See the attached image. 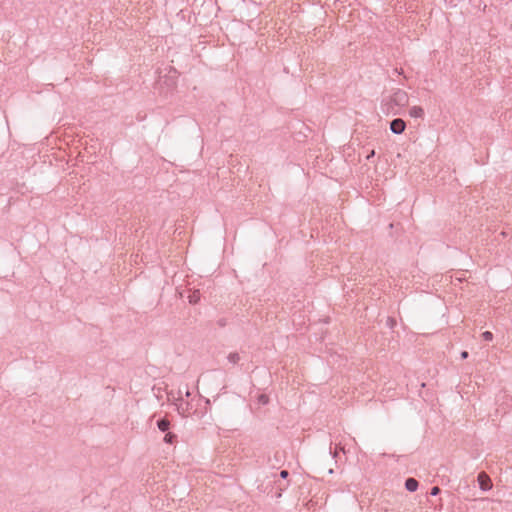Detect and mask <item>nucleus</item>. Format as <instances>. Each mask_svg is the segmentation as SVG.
<instances>
[{"label": "nucleus", "mask_w": 512, "mask_h": 512, "mask_svg": "<svg viewBox=\"0 0 512 512\" xmlns=\"http://www.w3.org/2000/svg\"><path fill=\"white\" fill-rule=\"evenodd\" d=\"M418 486L419 483L415 478H407L405 481V488L410 492L416 491Z\"/></svg>", "instance_id": "obj_4"}, {"label": "nucleus", "mask_w": 512, "mask_h": 512, "mask_svg": "<svg viewBox=\"0 0 512 512\" xmlns=\"http://www.w3.org/2000/svg\"><path fill=\"white\" fill-rule=\"evenodd\" d=\"M227 359L230 363L237 364L240 361V355L237 352H233L228 355Z\"/></svg>", "instance_id": "obj_7"}, {"label": "nucleus", "mask_w": 512, "mask_h": 512, "mask_svg": "<svg viewBox=\"0 0 512 512\" xmlns=\"http://www.w3.org/2000/svg\"><path fill=\"white\" fill-rule=\"evenodd\" d=\"M178 394H179V397L177 398L178 400L181 399V394L182 392L181 391H178Z\"/></svg>", "instance_id": "obj_19"}, {"label": "nucleus", "mask_w": 512, "mask_h": 512, "mask_svg": "<svg viewBox=\"0 0 512 512\" xmlns=\"http://www.w3.org/2000/svg\"><path fill=\"white\" fill-rule=\"evenodd\" d=\"M258 401H259V403H261V404L265 405V404H267V403L269 402V398H268V396H267V395H265V394H261V395L258 397Z\"/></svg>", "instance_id": "obj_11"}, {"label": "nucleus", "mask_w": 512, "mask_h": 512, "mask_svg": "<svg viewBox=\"0 0 512 512\" xmlns=\"http://www.w3.org/2000/svg\"><path fill=\"white\" fill-rule=\"evenodd\" d=\"M288 475H289V472H288L287 470H282V471L280 472V476H281L282 478H284V479H285V478H287V477H288Z\"/></svg>", "instance_id": "obj_14"}, {"label": "nucleus", "mask_w": 512, "mask_h": 512, "mask_svg": "<svg viewBox=\"0 0 512 512\" xmlns=\"http://www.w3.org/2000/svg\"><path fill=\"white\" fill-rule=\"evenodd\" d=\"M468 355H469V354H468V352H467V351H462V352H461V358H462V359H466V358H468Z\"/></svg>", "instance_id": "obj_15"}, {"label": "nucleus", "mask_w": 512, "mask_h": 512, "mask_svg": "<svg viewBox=\"0 0 512 512\" xmlns=\"http://www.w3.org/2000/svg\"><path fill=\"white\" fill-rule=\"evenodd\" d=\"M189 302L191 304H196L200 300V293L199 291H194L192 294L189 295Z\"/></svg>", "instance_id": "obj_8"}, {"label": "nucleus", "mask_w": 512, "mask_h": 512, "mask_svg": "<svg viewBox=\"0 0 512 512\" xmlns=\"http://www.w3.org/2000/svg\"><path fill=\"white\" fill-rule=\"evenodd\" d=\"M387 324H388V326L390 328H393L395 326V324H396V321H395L394 318L389 317L388 320H387Z\"/></svg>", "instance_id": "obj_13"}, {"label": "nucleus", "mask_w": 512, "mask_h": 512, "mask_svg": "<svg viewBox=\"0 0 512 512\" xmlns=\"http://www.w3.org/2000/svg\"><path fill=\"white\" fill-rule=\"evenodd\" d=\"M157 426L159 430H161L162 432H166L170 427V421L166 418L159 419L157 421Z\"/></svg>", "instance_id": "obj_6"}, {"label": "nucleus", "mask_w": 512, "mask_h": 512, "mask_svg": "<svg viewBox=\"0 0 512 512\" xmlns=\"http://www.w3.org/2000/svg\"><path fill=\"white\" fill-rule=\"evenodd\" d=\"M375 151L372 150L370 154L367 155V159H370L372 156H374Z\"/></svg>", "instance_id": "obj_16"}, {"label": "nucleus", "mask_w": 512, "mask_h": 512, "mask_svg": "<svg viewBox=\"0 0 512 512\" xmlns=\"http://www.w3.org/2000/svg\"><path fill=\"white\" fill-rule=\"evenodd\" d=\"M176 439V435L171 433V432H168L165 437H164V441L168 444H173L174 441Z\"/></svg>", "instance_id": "obj_9"}, {"label": "nucleus", "mask_w": 512, "mask_h": 512, "mask_svg": "<svg viewBox=\"0 0 512 512\" xmlns=\"http://www.w3.org/2000/svg\"><path fill=\"white\" fill-rule=\"evenodd\" d=\"M178 410H179V411H180V410H181V411H183V410H185V411H186V407L179 406V407H178Z\"/></svg>", "instance_id": "obj_17"}, {"label": "nucleus", "mask_w": 512, "mask_h": 512, "mask_svg": "<svg viewBox=\"0 0 512 512\" xmlns=\"http://www.w3.org/2000/svg\"><path fill=\"white\" fill-rule=\"evenodd\" d=\"M179 412H180L183 416H186V414H185V412H186V411H185V410H183V411H181V410H180Z\"/></svg>", "instance_id": "obj_18"}, {"label": "nucleus", "mask_w": 512, "mask_h": 512, "mask_svg": "<svg viewBox=\"0 0 512 512\" xmlns=\"http://www.w3.org/2000/svg\"><path fill=\"white\" fill-rule=\"evenodd\" d=\"M441 492L440 488L438 486H434L431 488L430 494L432 496H437Z\"/></svg>", "instance_id": "obj_12"}, {"label": "nucleus", "mask_w": 512, "mask_h": 512, "mask_svg": "<svg viewBox=\"0 0 512 512\" xmlns=\"http://www.w3.org/2000/svg\"><path fill=\"white\" fill-rule=\"evenodd\" d=\"M405 128H406V123L401 118H396V119H394V120H392L390 122V130L394 134H401V133H403Z\"/></svg>", "instance_id": "obj_2"}, {"label": "nucleus", "mask_w": 512, "mask_h": 512, "mask_svg": "<svg viewBox=\"0 0 512 512\" xmlns=\"http://www.w3.org/2000/svg\"><path fill=\"white\" fill-rule=\"evenodd\" d=\"M477 480L479 482V486L483 491H488L492 488V482L490 477L485 473L481 472L477 476Z\"/></svg>", "instance_id": "obj_3"}, {"label": "nucleus", "mask_w": 512, "mask_h": 512, "mask_svg": "<svg viewBox=\"0 0 512 512\" xmlns=\"http://www.w3.org/2000/svg\"><path fill=\"white\" fill-rule=\"evenodd\" d=\"M408 94L401 90L397 89L391 96V103H393L395 106L403 107L408 104Z\"/></svg>", "instance_id": "obj_1"}, {"label": "nucleus", "mask_w": 512, "mask_h": 512, "mask_svg": "<svg viewBox=\"0 0 512 512\" xmlns=\"http://www.w3.org/2000/svg\"><path fill=\"white\" fill-rule=\"evenodd\" d=\"M409 115L414 118H422L424 115V110L420 106H413L409 110Z\"/></svg>", "instance_id": "obj_5"}, {"label": "nucleus", "mask_w": 512, "mask_h": 512, "mask_svg": "<svg viewBox=\"0 0 512 512\" xmlns=\"http://www.w3.org/2000/svg\"><path fill=\"white\" fill-rule=\"evenodd\" d=\"M482 337L485 341H491L493 339V334L490 331H485L482 333Z\"/></svg>", "instance_id": "obj_10"}]
</instances>
